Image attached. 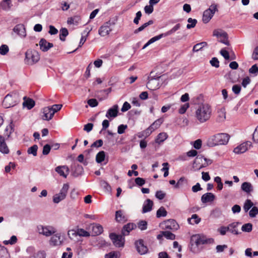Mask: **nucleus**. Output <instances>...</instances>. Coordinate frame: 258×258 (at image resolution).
I'll return each mask as SVG.
<instances>
[{"label": "nucleus", "mask_w": 258, "mask_h": 258, "mask_svg": "<svg viewBox=\"0 0 258 258\" xmlns=\"http://www.w3.org/2000/svg\"><path fill=\"white\" fill-rule=\"evenodd\" d=\"M212 109L208 103L200 104L195 111V117L200 123L208 120L212 115Z\"/></svg>", "instance_id": "1"}, {"label": "nucleus", "mask_w": 258, "mask_h": 258, "mask_svg": "<svg viewBox=\"0 0 258 258\" xmlns=\"http://www.w3.org/2000/svg\"><path fill=\"white\" fill-rule=\"evenodd\" d=\"M229 139L230 136L227 134H217L209 138L207 144L210 147H214L219 145H226Z\"/></svg>", "instance_id": "2"}, {"label": "nucleus", "mask_w": 258, "mask_h": 258, "mask_svg": "<svg viewBox=\"0 0 258 258\" xmlns=\"http://www.w3.org/2000/svg\"><path fill=\"white\" fill-rule=\"evenodd\" d=\"M20 101V96L17 91H14L7 94L4 98L3 105L6 108L15 106Z\"/></svg>", "instance_id": "3"}, {"label": "nucleus", "mask_w": 258, "mask_h": 258, "mask_svg": "<svg viewBox=\"0 0 258 258\" xmlns=\"http://www.w3.org/2000/svg\"><path fill=\"white\" fill-rule=\"evenodd\" d=\"M206 243H207V239L204 235H194L190 238V250L192 252H198L199 251V247Z\"/></svg>", "instance_id": "4"}, {"label": "nucleus", "mask_w": 258, "mask_h": 258, "mask_svg": "<svg viewBox=\"0 0 258 258\" xmlns=\"http://www.w3.org/2000/svg\"><path fill=\"white\" fill-rule=\"evenodd\" d=\"M62 107L61 104H54L44 107L42 110L43 115L42 118L44 120L49 121L51 120L55 113L60 110Z\"/></svg>", "instance_id": "5"}, {"label": "nucleus", "mask_w": 258, "mask_h": 258, "mask_svg": "<svg viewBox=\"0 0 258 258\" xmlns=\"http://www.w3.org/2000/svg\"><path fill=\"white\" fill-rule=\"evenodd\" d=\"M24 62L28 65H33L37 62L40 59V55L38 51L28 49L25 52Z\"/></svg>", "instance_id": "6"}, {"label": "nucleus", "mask_w": 258, "mask_h": 258, "mask_svg": "<svg viewBox=\"0 0 258 258\" xmlns=\"http://www.w3.org/2000/svg\"><path fill=\"white\" fill-rule=\"evenodd\" d=\"M36 230L39 234L46 237H49L56 232V228L50 225H39Z\"/></svg>", "instance_id": "7"}, {"label": "nucleus", "mask_w": 258, "mask_h": 258, "mask_svg": "<svg viewBox=\"0 0 258 258\" xmlns=\"http://www.w3.org/2000/svg\"><path fill=\"white\" fill-rule=\"evenodd\" d=\"M213 36L216 37L221 43L227 46L230 45L228 34L224 30L220 29H215L213 31Z\"/></svg>", "instance_id": "8"}, {"label": "nucleus", "mask_w": 258, "mask_h": 258, "mask_svg": "<svg viewBox=\"0 0 258 258\" xmlns=\"http://www.w3.org/2000/svg\"><path fill=\"white\" fill-rule=\"evenodd\" d=\"M69 188V185L68 183L63 184L59 192L53 196V202L55 204H58L60 201L64 200L66 197Z\"/></svg>", "instance_id": "9"}, {"label": "nucleus", "mask_w": 258, "mask_h": 258, "mask_svg": "<svg viewBox=\"0 0 258 258\" xmlns=\"http://www.w3.org/2000/svg\"><path fill=\"white\" fill-rule=\"evenodd\" d=\"M217 11V6L211 5L209 9L203 13L202 20L205 24L208 23L213 17L215 12Z\"/></svg>", "instance_id": "10"}, {"label": "nucleus", "mask_w": 258, "mask_h": 258, "mask_svg": "<svg viewBox=\"0 0 258 258\" xmlns=\"http://www.w3.org/2000/svg\"><path fill=\"white\" fill-rule=\"evenodd\" d=\"M109 237L116 247H120L124 246L125 240L123 236L111 233Z\"/></svg>", "instance_id": "11"}, {"label": "nucleus", "mask_w": 258, "mask_h": 258, "mask_svg": "<svg viewBox=\"0 0 258 258\" xmlns=\"http://www.w3.org/2000/svg\"><path fill=\"white\" fill-rule=\"evenodd\" d=\"M252 146V144L249 141L243 142L235 147L233 150V152L236 154H240L245 153L249 147Z\"/></svg>", "instance_id": "12"}, {"label": "nucleus", "mask_w": 258, "mask_h": 258, "mask_svg": "<svg viewBox=\"0 0 258 258\" xmlns=\"http://www.w3.org/2000/svg\"><path fill=\"white\" fill-rule=\"evenodd\" d=\"M135 246L137 251L141 255L145 254L148 251V248L142 239L137 240L135 242Z\"/></svg>", "instance_id": "13"}, {"label": "nucleus", "mask_w": 258, "mask_h": 258, "mask_svg": "<svg viewBox=\"0 0 258 258\" xmlns=\"http://www.w3.org/2000/svg\"><path fill=\"white\" fill-rule=\"evenodd\" d=\"M51 237L49 240L50 245L55 246H59L62 244L63 242V239L59 233H54L51 235Z\"/></svg>", "instance_id": "14"}, {"label": "nucleus", "mask_w": 258, "mask_h": 258, "mask_svg": "<svg viewBox=\"0 0 258 258\" xmlns=\"http://www.w3.org/2000/svg\"><path fill=\"white\" fill-rule=\"evenodd\" d=\"M111 23L110 21L105 22L102 26H101L98 31L99 34L102 37L106 36L108 35L111 31L112 29L110 28Z\"/></svg>", "instance_id": "15"}, {"label": "nucleus", "mask_w": 258, "mask_h": 258, "mask_svg": "<svg viewBox=\"0 0 258 258\" xmlns=\"http://www.w3.org/2000/svg\"><path fill=\"white\" fill-rule=\"evenodd\" d=\"M118 112V106L117 105H114L107 111L105 116L111 120L117 116Z\"/></svg>", "instance_id": "16"}, {"label": "nucleus", "mask_w": 258, "mask_h": 258, "mask_svg": "<svg viewBox=\"0 0 258 258\" xmlns=\"http://www.w3.org/2000/svg\"><path fill=\"white\" fill-rule=\"evenodd\" d=\"M55 171L61 176L67 178L69 174L70 170L67 166H58L55 168Z\"/></svg>", "instance_id": "17"}, {"label": "nucleus", "mask_w": 258, "mask_h": 258, "mask_svg": "<svg viewBox=\"0 0 258 258\" xmlns=\"http://www.w3.org/2000/svg\"><path fill=\"white\" fill-rule=\"evenodd\" d=\"M147 87L151 90H155L159 88V80L155 78H150L147 83Z\"/></svg>", "instance_id": "18"}, {"label": "nucleus", "mask_w": 258, "mask_h": 258, "mask_svg": "<svg viewBox=\"0 0 258 258\" xmlns=\"http://www.w3.org/2000/svg\"><path fill=\"white\" fill-rule=\"evenodd\" d=\"M13 31L22 38H24L26 36V29L23 24H19L15 26Z\"/></svg>", "instance_id": "19"}, {"label": "nucleus", "mask_w": 258, "mask_h": 258, "mask_svg": "<svg viewBox=\"0 0 258 258\" xmlns=\"http://www.w3.org/2000/svg\"><path fill=\"white\" fill-rule=\"evenodd\" d=\"M39 45L40 49L44 52L47 51L50 48L53 46L52 43L47 42L45 39H40Z\"/></svg>", "instance_id": "20"}, {"label": "nucleus", "mask_w": 258, "mask_h": 258, "mask_svg": "<svg viewBox=\"0 0 258 258\" xmlns=\"http://www.w3.org/2000/svg\"><path fill=\"white\" fill-rule=\"evenodd\" d=\"M165 228L172 230H176L179 228V225L175 220L169 219L165 222Z\"/></svg>", "instance_id": "21"}, {"label": "nucleus", "mask_w": 258, "mask_h": 258, "mask_svg": "<svg viewBox=\"0 0 258 258\" xmlns=\"http://www.w3.org/2000/svg\"><path fill=\"white\" fill-rule=\"evenodd\" d=\"M0 152L4 154H8L10 152L9 149L5 142V138L0 135Z\"/></svg>", "instance_id": "22"}, {"label": "nucleus", "mask_w": 258, "mask_h": 258, "mask_svg": "<svg viewBox=\"0 0 258 258\" xmlns=\"http://www.w3.org/2000/svg\"><path fill=\"white\" fill-rule=\"evenodd\" d=\"M215 199V195L211 192H207L204 194L201 197V201L203 203L212 202Z\"/></svg>", "instance_id": "23"}, {"label": "nucleus", "mask_w": 258, "mask_h": 258, "mask_svg": "<svg viewBox=\"0 0 258 258\" xmlns=\"http://www.w3.org/2000/svg\"><path fill=\"white\" fill-rule=\"evenodd\" d=\"M153 206V202L150 199L146 200L143 206L142 213H146L151 211Z\"/></svg>", "instance_id": "24"}, {"label": "nucleus", "mask_w": 258, "mask_h": 258, "mask_svg": "<svg viewBox=\"0 0 258 258\" xmlns=\"http://www.w3.org/2000/svg\"><path fill=\"white\" fill-rule=\"evenodd\" d=\"M136 228V225L134 223H128L125 225L122 229V234L123 236L128 235L129 233Z\"/></svg>", "instance_id": "25"}, {"label": "nucleus", "mask_w": 258, "mask_h": 258, "mask_svg": "<svg viewBox=\"0 0 258 258\" xmlns=\"http://www.w3.org/2000/svg\"><path fill=\"white\" fill-rule=\"evenodd\" d=\"M90 227L92 229L93 234L95 235H100L103 232V227L99 224L93 223L90 225Z\"/></svg>", "instance_id": "26"}, {"label": "nucleus", "mask_w": 258, "mask_h": 258, "mask_svg": "<svg viewBox=\"0 0 258 258\" xmlns=\"http://www.w3.org/2000/svg\"><path fill=\"white\" fill-rule=\"evenodd\" d=\"M24 102L23 106L26 107L28 109H32L35 105V101L31 98H28L26 96L23 97Z\"/></svg>", "instance_id": "27"}, {"label": "nucleus", "mask_w": 258, "mask_h": 258, "mask_svg": "<svg viewBox=\"0 0 258 258\" xmlns=\"http://www.w3.org/2000/svg\"><path fill=\"white\" fill-rule=\"evenodd\" d=\"M240 224L239 222H233L228 225V231L234 235H238L239 234L237 227Z\"/></svg>", "instance_id": "28"}, {"label": "nucleus", "mask_w": 258, "mask_h": 258, "mask_svg": "<svg viewBox=\"0 0 258 258\" xmlns=\"http://www.w3.org/2000/svg\"><path fill=\"white\" fill-rule=\"evenodd\" d=\"M180 28V24H177L176 25H175L171 29L167 31L165 33H161V34H159V36L161 37V38H162L163 37H167V36L170 35L174 33L177 30L179 29Z\"/></svg>", "instance_id": "29"}, {"label": "nucleus", "mask_w": 258, "mask_h": 258, "mask_svg": "<svg viewBox=\"0 0 258 258\" xmlns=\"http://www.w3.org/2000/svg\"><path fill=\"white\" fill-rule=\"evenodd\" d=\"M168 137V136L167 133L164 132L160 133L157 135L155 139V143L158 144H160L165 141Z\"/></svg>", "instance_id": "30"}, {"label": "nucleus", "mask_w": 258, "mask_h": 258, "mask_svg": "<svg viewBox=\"0 0 258 258\" xmlns=\"http://www.w3.org/2000/svg\"><path fill=\"white\" fill-rule=\"evenodd\" d=\"M218 118L217 120L219 122H223L226 119V110L225 108L224 107H222L220 109H219L218 111Z\"/></svg>", "instance_id": "31"}, {"label": "nucleus", "mask_w": 258, "mask_h": 258, "mask_svg": "<svg viewBox=\"0 0 258 258\" xmlns=\"http://www.w3.org/2000/svg\"><path fill=\"white\" fill-rule=\"evenodd\" d=\"M241 189L246 193H250L253 190V187L250 182H244L241 186Z\"/></svg>", "instance_id": "32"}, {"label": "nucleus", "mask_w": 258, "mask_h": 258, "mask_svg": "<svg viewBox=\"0 0 258 258\" xmlns=\"http://www.w3.org/2000/svg\"><path fill=\"white\" fill-rule=\"evenodd\" d=\"M115 219L117 222H124L126 220V217L124 215L123 212L119 210L116 212Z\"/></svg>", "instance_id": "33"}, {"label": "nucleus", "mask_w": 258, "mask_h": 258, "mask_svg": "<svg viewBox=\"0 0 258 258\" xmlns=\"http://www.w3.org/2000/svg\"><path fill=\"white\" fill-rule=\"evenodd\" d=\"M201 220V218L196 214L192 215L191 218L187 219L188 223L191 225L199 224Z\"/></svg>", "instance_id": "34"}, {"label": "nucleus", "mask_w": 258, "mask_h": 258, "mask_svg": "<svg viewBox=\"0 0 258 258\" xmlns=\"http://www.w3.org/2000/svg\"><path fill=\"white\" fill-rule=\"evenodd\" d=\"M105 153L103 151H100L96 156V161L98 163H100L105 159Z\"/></svg>", "instance_id": "35"}, {"label": "nucleus", "mask_w": 258, "mask_h": 258, "mask_svg": "<svg viewBox=\"0 0 258 258\" xmlns=\"http://www.w3.org/2000/svg\"><path fill=\"white\" fill-rule=\"evenodd\" d=\"M207 45V43L206 42H202L198 43L194 46L192 51L194 52H198L199 50H201L204 47L206 46Z\"/></svg>", "instance_id": "36"}, {"label": "nucleus", "mask_w": 258, "mask_h": 258, "mask_svg": "<svg viewBox=\"0 0 258 258\" xmlns=\"http://www.w3.org/2000/svg\"><path fill=\"white\" fill-rule=\"evenodd\" d=\"M153 23V21L152 20H150L148 22L144 23L141 26L139 27L138 29H136L134 31L135 33H138L142 31H143L145 28H146L148 26L152 25Z\"/></svg>", "instance_id": "37"}, {"label": "nucleus", "mask_w": 258, "mask_h": 258, "mask_svg": "<svg viewBox=\"0 0 258 258\" xmlns=\"http://www.w3.org/2000/svg\"><path fill=\"white\" fill-rule=\"evenodd\" d=\"M8 252L7 248L0 245V258H8Z\"/></svg>", "instance_id": "38"}, {"label": "nucleus", "mask_w": 258, "mask_h": 258, "mask_svg": "<svg viewBox=\"0 0 258 258\" xmlns=\"http://www.w3.org/2000/svg\"><path fill=\"white\" fill-rule=\"evenodd\" d=\"M167 211L163 207H161L157 211L156 216L157 218L165 217L167 215Z\"/></svg>", "instance_id": "39"}, {"label": "nucleus", "mask_w": 258, "mask_h": 258, "mask_svg": "<svg viewBox=\"0 0 258 258\" xmlns=\"http://www.w3.org/2000/svg\"><path fill=\"white\" fill-rule=\"evenodd\" d=\"M161 38V37L159 36V35L155 36L152 38H151L143 46V49H145L147 46H148L149 45L151 44L152 43L155 42L156 41H158L160 40Z\"/></svg>", "instance_id": "40"}, {"label": "nucleus", "mask_w": 258, "mask_h": 258, "mask_svg": "<svg viewBox=\"0 0 258 258\" xmlns=\"http://www.w3.org/2000/svg\"><path fill=\"white\" fill-rule=\"evenodd\" d=\"M163 122V119L161 118L157 119L155 120L151 125V128H152V130L155 131V130L157 129L159 127V126L161 125V124Z\"/></svg>", "instance_id": "41"}, {"label": "nucleus", "mask_w": 258, "mask_h": 258, "mask_svg": "<svg viewBox=\"0 0 258 258\" xmlns=\"http://www.w3.org/2000/svg\"><path fill=\"white\" fill-rule=\"evenodd\" d=\"M69 34L67 29L62 28L60 30L59 39L63 41L65 40V37Z\"/></svg>", "instance_id": "42"}, {"label": "nucleus", "mask_w": 258, "mask_h": 258, "mask_svg": "<svg viewBox=\"0 0 258 258\" xmlns=\"http://www.w3.org/2000/svg\"><path fill=\"white\" fill-rule=\"evenodd\" d=\"M253 203L250 200H246L244 204L243 209L245 212H247L251 208H252Z\"/></svg>", "instance_id": "43"}, {"label": "nucleus", "mask_w": 258, "mask_h": 258, "mask_svg": "<svg viewBox=\"0 0 258 258\" xmlns=\"http://www.w3.org/2000/svg\"><path fill=\"white\" fill-rule=\"evenodd\" d=\"M252 229V225L250 223L245 224L241 227V230L243 232H250L251 231Z\"/></svg>", "instance_id": "44"}, {"label": "nucleus", "mask_w": 258, "mask_h": 258, "mask_svg": "<svg viewBox=\"0 0 258 258\" xmlns=\"http://www.w3.org/2000/svg\"><path fill=\"white\" fill-rule=\"evenodd\" d=\"M78 235L83 237H89L90 234V233L82 228H79L77 229Z\"/></svg>", "instance_id": "45"}, {"label": "nucleus", "mask_w": 258, "mask_h": 258, "mask_svg": "<svg viewBox=\"0 0 258 258\" xmlns=\"http://www.w3.org/2000/svg\"><path fill=\"white\" fill-rule=\"evenodd\" d=\"M187 22L188 24L186 26V28L187 29H190L195 27L197 23V21L196 19H193L189 18L187 19Z\"/></svg>", "instance_id": "46"}, {"label": "nucleus", "mask_w": 258, "mask_h": 258, "mask_svg": "<svg viewBox=\"0 0 258 258\" xmlns=\"http://www.w3.org/2000/svg\"><path fill=\"white\" fill-rule=\"evenodd\" d=\"M37 149L38 146L36 145H34L28 148L27 152L29 154H32L34 156H36L37 155Z\"/></svg>", "instance_id": "47"}, {"label": "nucleus", "mask_w": 258, "mask_h": 258, "mask_svg": "<svg viewBox=\"0 0 258 258\" xmlns=\"http://www.w3.org/2000/svg\"><path fill=\"white\" fill-rule=\"evenodd\" d=\"M80 19L78 16L69 18L68 20V23L69 24L77 25Z\"/></svg>", "instance_id": "48"}, {"label": "nucleus", "mask_w": 258, "mask_h": 258, "mask_svg": "<svg viewBox=\"0 0 258 258\" xmlns=\"http://www.w3.org/2000/svg\"><path fill=\"white\" fill-rule=\"evenodd\" d=\"M29 258H45V253L44 251H39L29 256Z\"/></svg>", "instance_id": "49"}, {"label": "nucleus", "mask_w": 258, "mask_h": 258, "mask_svg": "<svg viewBox=\"0 0 258 258\" xmlns=\"http://www.w3.org/2000/svg\"><path fill=\"white\" fill-rule=\"evenodd\" d=\"M104 258H118V253L115 251H111L105 254Z\"/></svg>", "instance_id": "50"}, {"label": "nucleus", "mask_w": 258, "mask_h": 258, "mask_svg": "<svg viewBox=\"0 0 258 258\" xmlns=\"http://www.w3.org/2000/svg\"><path fill=\"white\" fill-rule=\"evenodd\" d=\"M17 237L15 235H13L11 237L10 240H5V241H4L3 243L5 245H8L9 244L12 245V244L16 243L17 242Z\"/></svg>", "instance_id": "51"}, {"label": "nucleus", "mask_w": 258, "mask_h": 258, "mask_svg": "<svg viewBox=\"0 0 258 258\" xmlns=\"http://www.w3.org/2000/svg\"><path fill=\"white\" fill-rule=\"evenodd\" d=\"M90 32V30H84L83 32V34H86V36L82 35L80 43H79V47H81L82 45L85 43V42L86 40V37L88 36L89 33Z\"/></svg>", "instance_id": "52"}, {"label": "nucleus", "mask_w": 258, "mask_h": 258, "mask_svg": "<svg viewBox=\"0 0 258 258\" xmlns=\"http://www.w3.org/2000/svg\"><path fill=\"white\" fill-rule=\"evenodd\" d=\"M9 47L6 44H3L0 46V54L2 55H6L9 52Z\"/></svg>", "instance_id": "53"}, {"label": "nucleus", "mask_w": 258, "mask_h": 258, "mask_svg": "<svg viewBox=\"0 0 258 258\" xmlns=\"http://www.w3.org/2000/svg\"><path fill=\"white\" fill-rule=\"evenodd\" d=\"M163 235H164V237L168 239L174 240L175 238V235L168 231H163Z\"/></svg>", "instance_id": "54"}, {"label": "nucleus", "mask_w": 258, "mask_h": 258, "mask_svg": "<svg viewBox=\"0 0 258 258\" xmlns=\"http://www.w3.org/2000/svg\"><path fill=\"white\" fill-rule=\"evenodd\" d=\"M189 104L188 103H186L182 105L180 108L179 109L178 112L180 114H184L186 110L189 108Z\"/></svg>", "instance_id": "55"}, {"label": "nucleus", "mask_w": 258, "mask_h": 258, "mask_svg": "<svg viewBox=\"0 0 258 258\" xmlns=\"http://www.w3.org/2000/svg\"><path fill=\"white\" fill-rule=\"evenodd\" d=\"M101 186L107 191L110 192L111 190V186L108 184V182H107L105 181H102L101 182Z\"/></svg>", "instance_id": "56"}, {"label": "nucleus", "mask_w": 258, "mask_h": 258, "mask_svg": "<svg viewBox=\"0 0 258 258\" xmlns=\"http://www.w3.org/2000/svg\"><path fill=\"white\" fill-rule=\"evenodd\" d=\"M257 214L258 208L256 207H253L249 212V215L251 218L255 217Z\"/></svg>", "instance_id": "57"}, {"label": "nucleus", "mask_w": 258, "mask_h": 258, "mask_svg": "<svg viewBox=\"0 0 258 258\" xmlns=\"http://www.w3.org/2000/svg\"><path fill=\"white\" fill-rule=\"evenodd\" d=\"M204 160L205 157L202 156H198L196 157L194 164H201L200 165H203V164L204 163Z\"/></svg>", "instance_id": "58"}, {"label": "nucleus", "mask_w": 258, "mask_h": 258, "mask_svg": "<svg viewBox=\"0 0 258 258\" xmlns=\"http://www.w3.org/2000/svg\"><path fill=\"white\" fill-rule=\"evenodd\" d=\"M217 231L219 232V233L221 235H225L227 231H228V228L227 226H221L217 229Z\"/></svg>", "instance_id": "59"}, {"label": "nucleus", "mask_w": 258, "mask_h": 258, "mask_svg": "<svg viewBox=\"0 0 258 258\" xmlns=\"http://www.w3.org/2000/svg\"><path fill=\"white\" fill-rule=\"evenodd\" d=\"M77 233V230H75L72 229L68 231V235L70 239H73L74 237H76L77 236H78V233Z\"/></svg>", "instance_id": "60"}, {"label": "nucleus", "mask_w": 258, "mask_h": 258, "mask_svg": "<svg viewBox=\"0 0 258 258\" xmlns=\"http://www.w3.org/2000/svg\"><path fill=\"white\" fill-rule=\"evenodd\" d=\"M138 227L141 230H146L147 228V223L145 221H141L138 223Z\"/></svg>", "instance_id": "61"}, {"label": "nucleus", "mask_w": 258, "mask_h": 258, "mask_svg": "<svg viewBox=\"0 0 258 258\" xmlns=\"http://www.w3.org/2000/svg\"><path fill=\"white\" fill-rule=\"evenodd\" d=\"M155 197L159 200H163L165 197V193L162 190H158L156 192Z\"/></svg>", "instance_id": "62"}, {"label": "nucleus", "mask_w": 258, "mask_h": 258, "mask_svg": "<svg viewBox=\"0 0 258 258\" xmlns=\"http://www.w3.org/2000/svg\"><path fill=\"white\" fill-rule=\"evenodd\" d=\"M88 105L92 107H94L98 105V102L96 99H90L87 101Z\"/></svg>", "instance_id": "63"}, {"label": "nucleus", "mask_w": 258, "mask_h": 258, "mask_svg": "<svg viewBox=\"0 0 258 258\" xmlns=\"http://www.w3.org/2000/svg\"><path fill=\"white\" fill-rule=\"evenodd\" d=\"M252 140L255 143H258V129L256 128L252 135Z\"/></svg>", "instance_id": "64"}]
</instances>
